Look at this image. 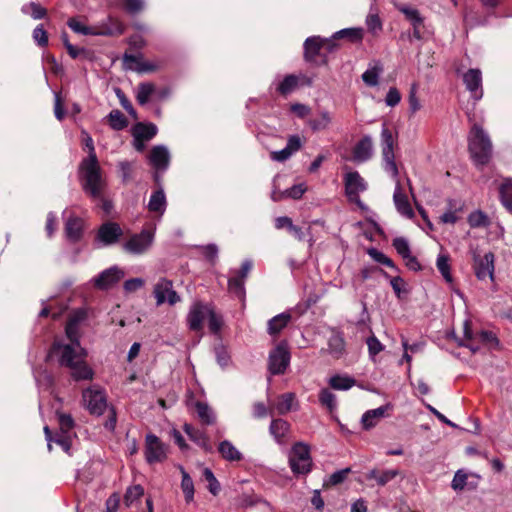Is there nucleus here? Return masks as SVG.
<instances>
[{
  "label": "nucleus",
  "mask_w": 512,
  "mask_h": 512,
  "mask_svg": "<svg viewBox=\"0 0 512 512\" xmlns=\"http://www.w3.org/2000/svg\"><path fill=\"white\" fill-rule=\"evenodd\" d=\"M463 82L475 101L483 97L482 73L479 69L471 68L463 74Z\"/></svg>",
  "instance_id": "obj_16"
},
{
  "label": "nucleus",
  "mask_w": 512,
  "mask_h": 512,
  "mask_svg": "<svg viewBox=\"0 0 512 512\" xmlns=\"http://www.w3.org/2000/svg\"><path fill=\"white\" fill-rule=\"evenodd\" d=\"M68 27L75 33L81 35H94L96 32L93 27L87 26L85 22L78 17H72L67 21Z\"/></svg>",
  "instance_id": "obj_42"
},
{
  "label": "nucleus",
  "mask_w": 512,
  "mask_h": 512,
  "mask_svg": "<svg viewBox=\"0 0 512 512\" xmlns=\"http://www.w3.org/2000/svg\"><path fill=\"white\" fill-rule=\"evenodd\" d=\"M195 407H196L197 415L203 423L209 425L214 422V419H215L214 413L206 403L197 402Z\"/></svg>",
  "instance_id": "obj_49"
},
{
  "label": "nucleus",
  "mask_w": 512,
  "mask_h": 512,
  "mask_svg": "<svg viewBox=\"0 0 512 512\" xmlns=\"http://www.w3.org/2000/svg\"><path fill=\"white\" fill-rule=\"evenodd\" d=\"M154 241V233L144 229L140 233L133 234L122 245V249L131 255H142L146 253L152 246Z\"/></svg>",
  "instance_id": "obj_8"
},
{
  "label": "nucleus",
  "mask_w": 512,
  "mask_h": 512,
  "mask_svg": "<svg viewBox=\"0 0 512 512\" xmlns=\"http://www.w3.org/2000/svg\"><path fill=\"white\" fill-rule=\"evenodd\" d=\"M158 132V128L153 123H136L131 130L133 138H140L141 140L149 141L153 139Z\"/></svg>",
  "instance_id": "obj_25"
},
{
  "label": "nucleus",
  "mask_w": 512,
  "mask_h": 512,
  "mask_svg": "<svg viewBox=\"0 0 512 512\" xmlns=\"http://www.w3.org/2000/svg\"><path fill=\"white\" fill-rule=\"evenodd\" d=\"M373 154V142L369 135L363 136L353 149V159L355 162L363 163L368 161Z\"/></svg>",
  "instance_id": "obj_22"
},
{
  "label": "nucleus",
  "mask_w": 512,
  "mask_h": 512,
  "mask_svg": "<svg viewBox=\"0 0 512 512\" xmlns=\"http://www.w3.org/2000/svg\"><path fill=\"white\" fill-rule=\"evenodd\" d=\"M98 421L104 430L113 433L117 423V413L113 405L106 400L105 394L98 389Z\"/></svg>",
  "instance_id": "obj_10"
},
{
  "label": "nucleus",
  "mask_w": 512,
  "mask_h": 512,
  "mask_svg": "<svg viewBox=\"0 0 512 512\" xmlns=\"http://www.w3.org/2000/svg\"><path fill=\"white\" fill-rule=\"evenodd\" d=\"M44 433H45V438L48 442V449L51 450L52 449V445H51V442H55L56 444H58L59 446L62 447V449L65 451V452H68L69 449H70V443L67 439L66 436L64 435H61V436H58L57 438L53 439L52 437V433L49 429L48 426H45L44 427Z\"/></svg>",
  "instance_id": "obj_50"
},
{
  "label": "nucleus",
  "mask_w": 512,
  "mask_h": 512,
  "mask_svg": "<svg viewBox=\"0 0 512 512\" xmlns=\"http://www.w3.org/2000/svg\"><path fill=\"white\" fill-rule=\"evenodd\" d=\"M375 2L376 0H372L370 11L365 21L368 31L373 35L378 34L380 31H382L383 28L382 21L379 17L378 9L375 5Z\"/></svg>",
  "instance_id": "obj_31"
},
{
  "label": "nucleus",
  "mask_w": 512,
  "mask_h": 512,
  "mask_svg": "<svg viewBox=\"0 0 512 512\" xmlns=\"http://www.w3.org/2000/svg\"><path fill=\"white\" fill-rule=\"evenodd\" d=\"M123 234V229L117 222L106 221L98 226V245L114 246L120 242Z\"/></svg>",
  "instance_id": "obj_12"
},
{
  "label": "nucleus",
  "mask_w": 512,
  "mask_h": 512,
  "mask_svg": "<svg viewBox=\"0 0 512 512\" xmlns=\"http://www.w3.org/2000/svg\"><path fill=\"white\" fill-rule=\"evenodd\" d=\"M382 72V67L380 65H374L373 67L368 68L363 74H362V80L363 82L370 86L374 87L378 85L379 82V76Z\"/></svg>",
  "instance_id": "obj_45"
},
{
  "label": "nucleus",
  "mask_w": 512,
  "mask_h": 512,
  "mask_svg": "<svg viewBox=\"0 0 512 512\" xmlns=\"http://www.w3.org/2000/svg\"><path fill=\"white\" fill-rule=\"evenodd\" d=\"M183 429H184V432L190 438V440L193 441L194 443H196L204 451H206V452L212 451V446L209 442V438L203 431L196 429L195 427H193L192 425L187 424V423L184 425Z\"/></svg>",
  "instance_id": "obj_24"
},
{
  "label": "nucleus",
  "mask_w": 512,
  "mask_h": 512,
  "mask_svg": "<svg viewBox=\"0 0 512 512\" xmlns=\"http://www.w3.org/2000/svg\"><path fill=\"white\" fill-rule=\"evenodd\" d=\"M80 405L84 410L88 411L89 414H91V415L96 414V387L95 386L91 385L82 390Z\"/></svg>",
  "instance_id": "obj_28"
},
{
  "label": "nucleus",
  "mask_w": 512,
  "mask_h": 512,
  "mask_svg": "<svg viewBox=\"0 0 512 512\" xmlns=\"http://www.w3.org/2000/svg\"><path fill=\"white\" fill-rule=\"evenodd\" d=\"M87 313L85 309L74 310L65 327L66 338L56 339L49 351L48 357L56 358L61 367L68 368L73 380H92L93 368L87 363V352L79 342V327L85 321Z\"/></svg>",
  "instance_id": "obj_1"
},
{
  "label": "nucleus",
  "mask_w": 512,
  "mask_h": 512,
  "mask_svg": "<svg viewBox=\"0 0 512 512\" xmlns=\"http://www.w3.org/2000/svg\"><path fill=\"white\" fill-rule=\"evenodd\" d=\"M392 410L391 404H385L378 408L367 410L361 417L362 428L366 431L374 428Z\"/></svg>",
  "instance_id": "obj_19"
},
{
  "label": "nucleus",
  "mask_w": 512,
  "mask_h": 512,
  "mask_svg": "<svg viewBox=\"0 0 512 512\" xmlns=\"http://www.w3.org/2000/svg\"><path fill=\"white\" fill-rule=\"evenodd\" d=\"M207 318L210 331L218 333L222 327V318L213 310V308H211Z\"/></svg>",
  "instance_id": "obj_64"
},
{
  "label": "nucleus",
  "mask_w": 512,
  "mask_h": 512,
  "mask_svg": "<svg viewBox=\"0 0 512 512\" xmlns=\"http://www.w3.org/2000/svg\"><path fill=\"white\" fill-rule=\"evenodd\" d=\"M244 283H245V280L234 275V276L230 277L228 280V289L232 294H234L239 299H244V297H245Z\"/></svg>",
  "instance_id": "obj_46"
},
{
  "label": "nucleus",
  "mask_w": 512,
  "mask_h": 512,
  "mask_svg": "<svg viewBox=\"0 0 512 512\" xmlns=\"http://www.w3.org/2000/svg\"><path fill=\"white\" fill-rule=\"evenodd\" d=\"M289 428H290V424L287 421H285L281 418L273 419L269 426V432L273 436L275 441L278 444H281V443H283V439L286 436V434L288 433Z\"/></svg>",
  "instance_id": "obj_30"
},
{
  "label": "nucleus",
  "mask_w": 512,
  "mask_h": 512,
  "mask_svg": "<svg viewBox=\"0 0 512 512\" xmlns=\"http://www.w3.org/2000/svg\"><path fill=\"white\" fill-rule=\"evenodd\" d=\"M381 147L383 168L396 182L395 190L393 193V202L397 212L405 218L412 219L414 211L410 205L407 195L402 191L400 182L398 180V167L395 162L394 156V137L392 131L383 124L381 130Z\"/></svg>",
  "instance_id": "obj_2"
},
{
  "label": "nucleus",
  "mask_w": 512,
  "mask_h": 512,
  "mask_svg": "<svg viewBox=\"0 0 512 512\" xmlns=\"http://www.w3.org/2000/svg\"><path fill=\"white\" fill-rule=\"evenodd\" d=\"M149 163L155 169L154 180L160 183L161 174L167 171L170 165V151L165 145H155L149 154Z\"/></svg>",
  "instance_id": "obj_9"
},
{
  "label": "nucleus",
  "mask_w": 512,
  "mask_h": 512,
  "mask_svg": "<svg viewBox=\"0 0 512 512\" xmlns=\"http://www.w3.org/2000/svg\"><path fill=\"white\" fill-rule=\"evenodd\" d=\"M346 38L351 42H360L363 38V29L362 28H345L335 32L330 40H332V45L335 47L334 41L338 39Z\"/></svg>",
  "instance_id": "obj_34"
},
{
  "label": "nucleus",
  "mask_w": 512,
  "mask_h": 512,
  "mask_svg": "<svg viewBox=\"0 0 512 512\" xmlns=\"http://www.w3.org/2000/svg\"><path fill=\"white\" fill-rule=\"evenodd\" d=\"M298 86L299 77H296L295 74H289L276 84V91L285 96L292 93Z\"/></svg>",
  "instance_id": "obj_39"
},
{
  "label": "nucleus",
  "mask_w": 512,
  "mask_h": 512,
  "mask_svg": "<svg viewBox=\"0 0 512 512\" xmlns=\"http://www.w3.org/2000/svg\"><path fill=\"white\" fill-rule=\"evenodd\" d=\"M397 477H400L401 480L404 478V475L399 469H372L366 474L367 480H374L379 486H385L394 481Z\"/></svg>",
  "instance_id": "obj_20"
},
{
  "label": "nucleus",
  "mask_w": 512,
  "mask_h": 512,
  "mask_svg": "<svg viewBox=\"0 0 512 512\" xmlns=\"http://www.w3.org/2000/svg\"><path fill=\"white\" fill-rule=\"evenodd\" d=\"M32 37L39 47H45L48 45V34L42 24H39L34 28Z\"/></svg>",
  "instance_id": "obj_57"
},
{
  "label": "nucleus",
  "mask_w": 512,
  "mask_h": 512,
  "mask_svg": "<svg viewBox=\"0 0 512 512\" xmlns=\"http://www.w3.org/2000/svg\"><path fill=\"white\" fill-rule=\"evenodd\" d=\"M289 465L295 475H306L311 471L310 448L303 442L295 443L289 453Z\"/></svg>",
  "instance_id": "obj_5"
},
{
  "label": "nucleus",
  "mask_w": 512,
  "mask_h": 512,
  "mask_svg": "<svg viewBox=\"0 0 512 512\" xmlns=\"http://www.w3.org/2000/svg\"><path fill=\"white\" fill-rule=\"evenodd\" d=\"M178 469L182 475L181 489L183 491L185 501L190 503L194 499V483L188 472L182 465H178Z\"/></svg>",
  "instance_id": "obj_37"
},
{
  "label": "nucleus",
  "mask_w": 512,
  "mask_h": 512,
  "mask_svg": "<svg viewBox=\"0 0 512 512\" xmlns=\"http://www.w3.org/2000/svg\"><path fill=\"white\" fill-rule=\"evenodd\" d=\"M218 452L223 459L229 462L241 461L242 453L228 440H223L218 445Z\"/></svg>",
  "instance_id": "obj_29"
},
{
  "label": "nucleus",
  "mask_w": 512,
  "mask_h": 512,
  "mask_svg": "<svg viewBox=\"0 0 512 512\" xmlns=\"http://www.w3.org/2000/svg\"><path fill=\"white\" fill-rule=\"evenodd\" d=\"M393 247L402 258H407L411 254L409 243L404 237L395 238Z\"/></svg>",
  "instance_id": "obj_59"
},
{
  "label": "nucleus",
  "mask_w": 512,
  "mask_h": 512,
  "mask_svg": "<svg viewBox=\"0 0 512 512\" xmlns=\"http://www.w3.org/2000/svg\"><path fill=\"white\" fill-rule=\"evenodd\" d=\"M291 314L288 312L280 313L268 321L267 332L271 336L279 334L290 322Z\"/></svg>",
  "instance_id": "obj_26"
},
{
  "label": "nucleus",
  "mask_w": 512,
  "mask_h": 512,
  "mask_svg": "<svg viewBox=\"0 0 512 512\" xmlns=\"http://www.w3.org/2000/svg\"><path fill=\"white\" fill-rule=\"evenodd\" d=\"M84 149H87L89 156L82 160L79 167V180L85 193L93 199L96 198V154L94 152L93 138L82 131Z\"/></svg>",
  "instance_id": "obj_3"
},
{
  "label": "nucleus",
  "mask_w": 512,
  "mask_h": 512,
  "mask_svg": "<svg viewBox=\"0 0 512 512\" xmlns=\"http://www.w3.org/2000/svg\"><path fill=\"white\" fill-rule=\"evenodd\" d=\"M328 383L335 390L346 391L355 385L356 380L349 375L336 374L330 377Z\"/></svg>",
  "instance_id": "obj_36"
},
{
  "label": "nucleus",
  "mask_w": 512,
  "mask_h": 512,
  "mask_svg": "<svg viewBox=\"0 0 512 512\" xmlns=\"http://www.w3.org/2000/svg\"><path fill=\"white\" fill-rule=\"evenodd\" d=\"M58 423L63 434H67L74 426V420L70 414L58 413Z\"/></svg>",
  "instance_id": "obj_61"
},
{
  "label": "nucleus",
  "mask_w": 512,
  "mask_h": 512,
  "mask_svg": "<svg viewBox=\"0 0 512 512\" xmlns=\"http://www.w3.org/2000/svg\"><path fill=\"white\" fill-rule=\"evenodd\" d=\"M153 294L158 306L164 303H168L172 306L181 300L180 296L173 288V282L164 277L160 278L154 285Z\"/></svg>",
  "instance_id": "obj_11"
},
{
  "label": "nucleus",
  "mask_w": 512,
  "mask_h": 512,
  "mask_svg": "<svg viewBox=\"0 0 512 512\" xmlns=\"http://www.w3.org/2000/svg\"><path fill=\"white\" fill-rule=\"evenodd\" d=\"M109 124L115 130H122L127 125V119L120 111H112L109 114Z\"/></svg>",
  "instance_id": "obj_55"
},
{
  "label": "nucleus",
  "mask_w": 512,
  "mask_h": 512,
  "mask_svg": "<svg viewBox=\"0 0 512 512\" xmlns=\"http://www.w3.org/2000/svg\"><path fill=\"white\" fill-rule=\"evenodd\" d=\"M125 273L118 266L110 267L98 275V289H108L116 285Z\"/></svg>",
  "instance_id": "obj_21"
},
{
  "label": "nucleus",
  "mask_w": 512,
  "mask_h": 512,
  "mask_svg": "<svg viewBox=\"0 0 512 512\" xmlns=\"http://www.w3.org/2000/svg\"><path fill=\"white\" fill-rule=\"evenodd\" d=\"M65 219V236L71 242H77L81 239L86 227L85 220L66 209L63 211Z\"/></svg>",
  "instance_id": "obj_14"
},
{
  "label": "nucleus",
  "mask_w": 512,
  "mask_h": 512,
  "mask_svg": "<svg viewBox=\"0 0 512 512\" xmlns=\"http://www.w3.org/2000/svg\"><path fill=\"white\" fill-rule=\"evenodd\" d=\"M324 46H326L328 51H332L334 49L330 38H321L319 36L308 37L304 42L305 60L309 62L315 61L316 57L320 54V50Z\"/></svg>",
  "instance_id": "obj_15"
},
{
  "label": "nucleus",
  "mask_w": 512,
  "mask_h": 512,
  "mask_svg": "<svg viewBox=\"0 0 512 512\" xmlns=\"http://www.w3.org/2000/svg\"><path fill=\"white\" fill-rule=\"evenodd\" d=\"M212 306L201 301H195L190 306L187 314V325L192 331H200L203 328V322L207 318Z\"/></svg>",
  "instance_id": "obj_13"
},
{
  "label": "nucleus",
  "mask_w": 512,
  "mask_h": 512,
  "mask_svg": "<svg viewBox=\"0 0 512 512\" xmlns=\"http://www.w3.org/2000/svg\"><path fill=\"white\" fill-rule=\"evenodd\" d=\"M474 270L478 280H486L489 278L493 280L494 277V254L491 252L486 253L484 256L474 257Z\"/></svg>",
  "instance_id": "obj_17"
},
{
  "label": "nucleus",
  "mask_w": 512,
  "mask_h": 512,
  "mask_svg": "<svg viewBox=\"0 0 512 512\" xmlns=\"http://www.w3.org/2000/svg\"><path fill=\"white\" fill-rule=\"evenodd\" d=\"M462 207L463 205L461 202L449 200L447 211L440 216L441 222L444 224H455L459 219L457 212L461 211Z\"/></svg>",
  "instance_id": "obj_38"
},
{
  "label": "nucleus",
  "mask_w": 512,
  "mask_h": 512,
  "mask_svg": "<svg viewBox=\"0 0 512 512\" xmlns=\"http://www.w3.org/2000/svg\"><path fill=\"white\" fill-rule=\"evenodd\" d=\"M468 223L472 228L486 227L489 225V219L482 211L477 210L468 216Z\"/></svg>",
  "instance_id": "obj_52"
},
{
  "label": "nucleus",
  "mask_w": 512,
  "mask_h": 512,
  "mask_svg": "<svg viewBox=\"0 0 512 512\" xmlns=\"http://www.w3.org/2000/svg\"><path fill=\"white\" fill-rule=\"evenodd\" d=\"M468 476L462 470H458L451 482V487L455 491H462L467 483Z\"/></svg>",
  "instance_id": "obj_63"
},
{
  "label": "nucleus",
  "mask_w": 512,
  "mask_h": 512,
  "mask_svg": "<svg viewBox=\"0 0 512 512\" xmlns=\"http://www.w3.org/2000/svg\"><path fill=\"white\" fill-rule=\"evenodd\" d=\"M368 254L374 261L387 267L395 268L394 262L389 257H387L383 252L375 248H371L369 249Z\"/></svg>",
  "instance_id": "obj_60"
},
{
  "label": "nucleus",
  "mask_w": 512,
  "mask_h": 512,
  "mask_svg": "<svg viewBox=\"0 0 512 512\" xmlns=\"http://www.w3.org/2000/svg\"><path fill=\"white\" fill-rule=\"evenodd\" d=\"M291 355L288 344L285 341L280 342L274 347L268 357V369L273 375L284 374L290 364Z\"/></svg>",
  "instance_id": "obj_7"
},
{
  "label": "nucleus",
  "mask_w": 512,
  "mask_h": 512,
  "mask_svg": "<svg viewBox=\"0 0 512 512\" xmlns=\"http://www.w3.org/2000/svg\"><path fill=\"white\" fill-rule=\"evenodd\" d=\"M118 173L124 184L129 183L134 178V164L129 161L119 162Z\"/></svg>",
  "instance_id": "obj_48"
},
{
  "label": "nucleus",
  "mask_w": 512,
  "mask_h": 512,
  "mask_svg": "<svg viewBox=\"0 0 512 512\" xmlns=\"http://www.w3.org/2000/svg\"><path fill=\"white\" fill-rule=\"evenodd\" d=\"M166 206L167 202L164 190L159 188L151 194L148 202V209L150 212L163 215L166 210Z\"/></svg>",
  "instance_id": "obj_27"
},
{
  "label": "nucleus",
  "mask_w": 512,
  "mask_h": 512,
  "mask_svg": "<svg viewBox=\"0 0 512 512\" xmlns=\"http://www.w3.org/2000/svg\"><path fill=\"white\" fill-rule=\"evenodd\" d=\"M156 87L151 82L140 83L136 88V99L140 105H145L155 97Z\"/></svg>",
  "instance_id": "obj_35"
},
{
  "label": "nucleus",
  "mask_w": 512,
  "mask_h": 512,
  "mask_svg": "<svg viewBox=\"0 0 512 512\" xmlns=\"http://www.w3.org/2000/svg\"><path fill=\"white\" fill-rule=\"evenodd\" d=\"M436 266L445 281L447 283H452L453 278L450 272L449 257L444 254H439L437 257Z\"/></svg>",
  "instance_id": "obj_47"
},
{
  "label": "nucleus",
  "mask_w": 512,
  "mask_h": 512,
  "mask_svg": "<svg viewBox=\"0 0 512 512\" xmlns=\"http://www.w3.org/2000/svg\"><path fill=\"white\" fill-rule=\"evenodd\" d=\"M124 31L122 22L115 18H108L107 22L98 25V35L114 36L120 35Z\"/></svg>",
  "instance_id": "obj_32"
},
{
  "label": "nucleus",
  "mask_w": 512,
  "mask_h": 512,
  "mask_svg": "<svg viewBox=\"0 0 512 512\" xmlns=\"http://www.w3.org/2000/svg\"><path fill=\"white\" fill-rule=\"evenodd\" d=\"M144 493V489L141 485H134L126 490L124 500L127 506L131 505L134 501L139 499Z\"/></svg>",
  "instance_id": "obj_56"
},
{
  "label": "nucleus",
  "mask_w": 512,
  "mask_h": 512,
  "mask_svg": "<svg viewBox=\"0 0 512 512\" xmlns=\"http://www.w3.org/2000/svg\"><path fill=\"white\" fill-rule=\"evenodd\" d=\"M319 402L321 405L327 407L330 411L334 410L337 406L335 394L327 388H324L320 391Z\"/></svg>",
  "instance_id": "obj_53"
},
{
  "label": "nucleus",
  "mask_w": 512,
  "mask_h": 512,
  "mask_svg": "<svg viewBox=\"0 0 512 512\" xmlns=\"http://www.w3.org/2000/svg\"><path fill=\"white\" fill-rule=\"evenodd\" d=\"M366 343L368 346L369 356L371 358H374L377 354H379L384 349V345L374 335L368 337Z\"/></svg>",
  "instance_id": "obj_62"
},
{
  "label": "nucleus",
  "mask_w": 512,
  "mask_h": 512,
  "mask_svg": "<svg viewBox=\"0 0 512 512\" xmlns=\"http://www.w3.org/2000/svg\"><path fill=\"white\" fill-rule=\"evenodd\" d=\"M500 200L503 206L512 213V179H507L500 186Z\"/></svg>",
  "instance_id": "obj_43"
},
{
  "label": "nucleus",
  "mask_w": 512,
  "mask_h": 512,
  "mask_svg": "<svg viewBox=\"0 0 512 512\" xmlns=\"http://www.w3.org/2000/svg\"><path fill=\"white\" fill-rule=\"evenodd\" d=\"M121 7L129 14H137L145 8V0H119Z\"/></svg>",
  "instance_id": "obj_51"
},
{
  "label": "nucleus",
  "mask_w": 512,
  "mask_h": 512,
  "mask_svg": "<svg viewBox=\"0 0 512 512\" xmlns=\"http://www.w3.org/2000/svg\"><path fill=\"white\" fill-rule=\"evenodd\" d=\"M295 404V394L285 393L279 397V400L275 406L278 414L284 415L290 412Z\"/></svg>",
  "instance_id": "obj_41"
},
{
  "label": "nucleus",
  "mask_w": 512,
  "mask_h": 512,
  "mask_svg": "<svg viewBox=\"0 0 512 512\" xmlns=\"http://www.w3.org/2000/svg\"><path fill=\"white\" fill-rule=\"evenodd\" d=\"M328 352L334 359H340L345 354V341L341 334L331 335L328 340Z\"/></svg>",
  "instance_id": "obj_33"
},
{
  "label": "nucleus",
  "mask_w": 512,
  "mask_h": 512,
  "mask_svg": "<svg viewBox=\"0 0 512 512\" xmlns=\"http://www.w3.org/2000/svg\"><path fill=\"white\" fill-rule=\"evenodd\" d=\"M468 149L475 165H486L492 156V143L481 126L474 124L468 135Z\"/></svg>",
  "instance_id": "obj_4"
},
{
  "label": "nucleus",
  "mask_w": 512,
  "mask_h": 512,
  "mask_svg": "<svg viewBox=\"0 0 512 512\" xmlns=\"http://www.w3.org/2000/svg\"><path fill=\"white\" fill-rule=\"evenodd\" d=\"M124 65L138 73H149L154 72L158 69V65L151 61L143 60L142 54H130L124 53L123 55Z\"/></svg>",
  "instance_id": "obj_18"
},
{
  "label": "nucleus",
  "mask_w": 512,
  "mask_h": 512,
  "mask_svg": "<svg viewBox=\"0 0 512 512\" xmlns=\"http://www.w3.org/2000/svg\"><path fill=\"white\" fill-rule=\"evenodd\" d=\"M331 123V116L328 111H322L316 118L310 119L308 124L313 131H321L328 128Z\"/></svg>",
  "instance_id": "obj_44"
},
{
  "label": "nucleus",
  "mask_w": 512,
  "mask_h": 512,
  "mask_svg": "<svg viewBox=\"0 0 512 512\" xmlns=\"http://www.w3.org/2000/svg\"><path fill=\"white\" fill-rule=\"evenodd\" d=\"M168 445L158 436L149 433L145 436L144 457L149 465L162 463L167 459Z\"/></svg>",
  "instance_id": "obj_6"
},
{
  "label": "nucleus",
  "mask_w": 512,
  "mask_h": 512,
  "mask_svg": "<svg viewBox=\"0 0 512 512\" xmlns=\"http://www.w3.org/2000/svg\"><path fill=\"white\" fill-rule=\"evenodd\" d=\"M344 184L346 196H355L367 189V183L357 171L347 173L344 177Z\"/></svg>",
  "instance_id": "obj_23"
},
{
  "label": "nucleus",
  "mask_w": 512,
  "mask_h": 512,
  "mask_svg": "<svg viewBox=\"0 0 512 512\" xmlns=\"http://www.w3.org/2000/svg\"><path fill=\"white\" fill-rule=\"evenodd\" d=\"M21 12L30 15L34 20H40L46 17L47 10L36 2L26 3L21 7Z\"/></svg>",
  "instance_id": "obj_40"
},
{
  "label": "nucleus",
  "mask_w": 512,
  "mask_h": 512,
  "mask_svg": "<svg viewBox=\"0 0 512 512\" xmlns=\"http://www.w3.org/2000/svg\"><path fill=\"white\" fill-rule=\"evenodd\" d=\"M203 476L205 480L209 483L208 489L211 494L217 495L220 491V483L214 476L213 472L209 468H205L203 470Z\"/></svg>",
  "instance_id": "obj_58"
},
{
  "label": "nucleus",
  "mask_w": 512,
  "mask_h": 512,
  "mask_svg": "<svg viewBox=\"0 0 512 512\" xmlns=\"http://www.w3.org/2000/svg\"><path fill=\"white\" fill-rule=\"evenodd\" d=\"M395 7L398 11L403 13L406 19L411 22H417V20L423 18L419 11L413 7H410L405 4H395Z\"/></svg>",
  "instance_id": "obj_54"
}]
</instances>
